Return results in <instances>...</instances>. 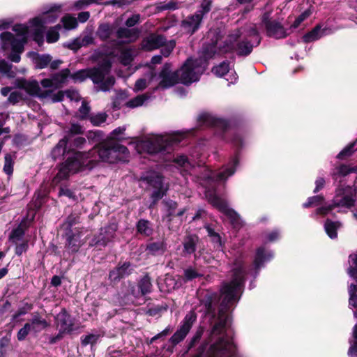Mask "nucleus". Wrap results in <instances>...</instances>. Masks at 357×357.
Wrapping results in <instances>:
<instances>
[{
  "label": "nucleus",
  "instance_id": "nucleus-1",
  "mask_svg": "<svg viewBox=\"0 0 357 357\" xmlns=\"http://www.w3.org/2000/svg\"><path fill=\"white\" fill-rule=\"evenodd\" d=\"M234 266L231 282L225 284L221 289L218 316L215 318L212 314L214 325L209 338L210 344L202 345L194 357H230L234 354V345L227 333L226 326L229 321L227 312L236 301L244 276L242 261H237Z\"/></svg>",
  "mask_w": 357,
  "mask_h": 357
},
{
  "label": "nucleus",
  "instance_id": "nucleus-2",
  "mask_svg": "<svg viewBox=\"0 0 357 357\" xmlns=\"http://www.w3.org/2000/svg\"><path fill=\"white\" fill-rule=\"evenodd\" d=\"M59 8H51L45 11L42 15L36 17L29 21V25L16 24L13 27L15 35L10 32H4L1 34V48L3 50H11L12 53L9 56L10 61L18 63L20 61V54L24 50V45L27 37L30 35L39 45L43 43V33L45 25L53 23L59 17Z\"/></svg>",
  "mask_w": 357,
  "mask_h": 357
},
{
  "label": "nucleus",
  "instance_id": "nucleus-3",
  "mask_svg": "<svg viewBox=\"0 0 357 357\" xmlns=\"http://www.w3.org/2000/svg\"><path fill=\"white\" fill-rule=\"evenodd\" d=\"M215 47L213 45L209 50L206 45L203 48V59H188L181 69L176 72L178 82L184 84H189L197 81L199 76L205 69L206 61L215 55Z\"/></svg>",
  "mask_w": 357,
  "mask_h": 357
},
{
  "label": "nucleus",
  "instance_id": "nucleus-4",
  "mask_svg": "<svg viewBox=\"0 0 357 357\" xmlns=\"http://www.w3.org/2000/svg\"><path fill=\"white\" fill-rule=\"evenodd\" d=\"M90 158H95L93 167L101 160L109 163L126 161L128 158V149L117 142L110 140L100 143L89 152Z\"/></svg>",
  "mask_w": 357,
  "mask_h": 357
},
{
  "label": "nucleus",
  "instance_id": "nucleus-5",
  "mask_svg": "<svg viewBox=\"0 0 357 357\" xmlns=\"http://www.w3.org/2000/svg\"><path fill=\"white\" fill-rule=\"evenodd\" d=\"M110 68L111 62L105 60L97 68L78 70L70 77L75 82H82L89 77L93 83L100 84V90L107 91L115 82L114 77L109 75Z\"/></svg>",
  "mask_w": 357,
  "mask_h": 357
},
{
  "label": "nucleus",
  "instance_id": "nucleus-6",
  "mask_svg": "<svg viewBox=\"0 0 357 357\" xmlns=\"http://www.w3.org/2000/svg\"><path fill=\"white\" fill-rule=\"evenodd\" d=\"M241 34L240 30H235L231 34L228 35L222 43H220L216 31H210L208 33V37L211 38L212 41L211 43L207 45L209 50H211V47H213V45L215 47V54L235 50L239 55H248L252 52V45L246 41L236 43Z\"/></svg>",
  "mask_w": 357,
  "mask_h": 357
},
{
  "label": "nucleus",
  "instance_id": "nucleus-7",
  "mask_svg": "<svg viewBox=\"0 0 357 357\" xmlns=\"http://www.w3.org/2000/svg\"><path fill=\"white\" fill-rule=\"evenodd\" d=\"M182 138L183 136L178 133L152 135L144 140L138 142L136 144V149L139 153L144 151L149 153H155L165 150L174 143H178Z\"/></svg>",
  "mask_w": 357,
  "mask_h": 357
},
{
  "label": "nucleus",
  "instance_id": "nucleus-8",
  "mask_svg": "<svg viewBox=\"0 0 357 357\" xmlns=\"http://www.w3.org/2000/svg\"><path fill=\"white\" fill-rule=\"evenodd\" d=\"M95 160V158H90L89 152L75 153L61 165L54 179H63L67 178L70 174H75L86 169H91L93 167L92 163Z\"/></svg>",
  "mask_w": 357,
  "mask_h": 357
},
{
  "label": "nucleus",
  "instance_id": "nucleus-9",
  "mask_svg": "<svg viewBox=\"0 0 357 357\" xmlns=\"http://www.w3.org/2000/svg\"><path fill=\"white\" fill-rule=\"evenodd\" d=\"M354 202L355 199L349 189L338 188L333 198V204L328 206L318 208L317 213L326 215L335 207L349 208L354 205Z\"/></svg>",
  "mask_w": 357,
  "mask_h": 357
},
{
  "label": "nucleus",
  "instance_id": "nucleus-10",
  "mask_svg": "<svg viewBox=\"0 0 357 357\" xmlns=\"http://www.w3.org/2000/svg\"><path fill=\"white\" fill-rule=\"evenodd\" d=\"M205 195L211 204L228 215L234 227H238L241 225V220L239 215L233 210L229 209L227 207V203L223 199L209 190L206 191Z\"/></svg>",
  "mask_w": 357,
  "mask_h": 357
},
{
  "label": "nucleus",
  "instance_id": "nucleus-11",
  "mask_svg": "<svg viewBox=\"0 0 357 357\" xmlns=\"http://www.w3.org/2000/svg\"><path fill=\"white\" fill-rule=\"evenodd\" d=\"M197 319L196 313L191 310L190 311L183 319L180 328L172 336L170 341L172 344L175 345L181 342L186 337L190 330L191 329L193 324Z\"/></svg>",
  "mask_w": 357,
  "mask_h": 357
},
{
  "label": "nucleus",
  "instance_id": "nucleus-12",
  "mask_svg": "<svg viewBox=\"0 0 357 357\" xmlns=\"http://www.w3.org/2000/svg\"><path fill=\"white\" fill-rule=\"evenodd\" d=\"M202 10H199L182 22L183 29L191 34L199 28L204 14L208 12L210 10V3L208 2L203 3L202 5Z\"/></svg>",
  "mask_w": 357,
  "mask_h": 357
},
{
  "label": "nucleus",
  "instance_id": "nucleus-13",
  "mask_svg": "<svg viewBox=\"0 0 357 357\" xmlns=\"http://www.w3.org/2000/svg\"><path fill=\"white\" fill-rule=\"evenodd\" d=\"M70 74V70L65 68L53 75L52 78L43 79L40 84L44 89H47L49 93H50L53 90L60 88L66 82Z\"/></svg>",
  "mask_w": 357,
  "mask_h": 357
},
{
  "label": "nucleus",
  "instance_id": "nucleus-14",
  "mask_svg": "<svg viewBox=\"0 0 357 357\" xmlns=\"http://www.w3.org/2000/svg\"><path fill=\"white\" fill-rule=\"evenodd\" d=\"M143 181L155 189L151 195L154 202L158 201L164 196L167 188L164 187L162 178L159 174L155 172L151 173L149 176L143 178Z\"/></svg>",
  "mask_w": 357,
  "mask_h": 357
},
{
  "label": "nucleus",
  "instance_id": "nucleus-15",
  "mask_svg": "<svg viewBox=\"0 0 357 357\" xmlns=\"http://www.w3.org/2000/svg\"><path fill=\"white\" fill-rule=\"evenodd\" d=\"M269 13H266L262 16V23L265 25L267 34L275 38H284L287 36L283 26L275 20H270Z\"/></svg>",
  "mask_w": 357,
  "mask_h": 357
},
{
  "label": "nucleus",
  "instance_id": "nucleus-16",
  "mask_svg": "<svg viewBox=\"0 0 357 357\" xmlns=\"http://www.w3.org/2000/svg\"><path fill=\"white\" fill-rule=\"evenodd\" d=\"M160 82L158 86L161 88H168L179 82L176 73H171V66L166 63L159 75Z\"/></svg>",
  "mask_w": 357,
  "mask_h": 357
},
{
  "label": "nucleus",
  "instance_id": "nucleus-17",
  "mask_svg": "<svg viewBox=\"0 0 357 357\" xmlns=\"http://www.w3.org/2000/svg\"><path fill=\"white\" fill-rule=\"evenodd\" d=\"M165 42V38L160 35L152 34L146 38L142 43V48L151 51L161 47Z\"/></svg>",
  "mask_w": 357,
  "mask_h": 357
},
{
  "label": "nucleus",
  "instance_id": "nucleus-18",
  "mask_svg": "<svg viewBox=\"0 0 357 357\" xmlns=\"http://www.w3.org/2000/svg\"><path fill=\"white\" fill-rule=\"evenodd\" d=\"M21 87L30 95L42 98H45L50 95L48 89H46L47 90L45 91L42 90L36 81H24L22 83Z\"/></svg>",
  "mask_w": 357,
  "mask_h": 357
},
{
  "label": "nucleus",
  "instance_id": "nucleus-19",
  "mask_svg": "<svg viewBox=\"0 0 357 357\" xmlns=\"http://www.w3.org/2000/svg\"><path fill=\"white\" fill-rule=\"evenodd\" d=\"M56 319L61 333H70L73 331V324L70 316L65 310H61L57 314Z\"/></svg>",
  "mask_w": 357,
  "mask_h": 357
},
{
  "label": "nucleus",
  "instance_id": "nucleus-20",
  "mask_svg": "<svg viewBox=\"0 0 357 357\" xmlns=\"http://www.w3.org/2000/svg\"><path fill=\"white\" fill-rule=\"evenodd\" d=\"M238 160L236 157L234 158L231 161L229 166H227L223 169L220 171L215 174L217 181H225L229 176L234 174L235 172V167L238 165ZM214 175H210L209 178H214Z\"/></svg>",
  "mask_w": 357,
  "mask_h": 357
},
{
  "label": "nucleus",
  "instance_id": "nucleus-21",
  "mask_svg": "<svg viewBox=\"0 0 357 357\" xmlns=\"http://www.w3.org/2000/svg\"><path fill=\"white\" fill-rule=\"evenodd\" d=\"M117 37L123 43H130L138 38L139 33L136 29L120 28L117 31Z\"/></svg>",
  "mask_w": 357,
  "mask_h": 357
},
{
  "label": "nucleus",
  "instance_id": "nucleus-22",
  "mask_svg": "<svg viewBox=\"0 0 357 357\" xmlns=\"http://www.w3.org/2000/svg\"><path fill=\"white\" fill-rule=\"evenodd\" d=\"M151 283L149 279L144 278L141 280L139 287H137V292H135V287L131 289L132 296L136 298L139 296H144L151 291Z\"/></svg>",
  "mask_w": 357,
  "mask_h": 357
},
{
  "label": "nucleus",
  "instance_id": "nucleus-23",
  "mask_svg": "<svg viewBox=\"0 0 357 357\" xmlns=\"http://www.w3.org/2000/svg\"><path fill=\"white\" fill-rule=\"evenodd\" d=\"M174 162L181 170L190 173L195 167L192 162L185 155H179L174 159Z\"/></svg>",
  "mask_w": 357,
  "mask_h": 357
},
{
  "label": "nucleus",
  "instance_id": "nucleus-24",
  "mask_svg": "<svg viewBox=\"0 0 357 357\" xmlns=\"http://www.w3.org/2000/svg\"><path fill=\"white\" fill-rule=\"evenodd\" d=\"M272 257V255L265 254L264 250L260 248L257 250V254L254 260V265L256 269H259L263 266L264 263L268 261Z\"/></svg>",
  "mask_w": 357,
  "mask_h": 357
},
{
  "label": "nucleus",
  "instance_id": "nucleus-25",
  "mask_svg": "<svg viewBox=\"0 0 357 357\" xmlns=\"http://www.w3.org/2000/svg\"><path fill=\"white\" fill-rule=\"evenodd\" d=\"M322 36H324V32L321 31V26L317 25L311 31L303 36V40L305 43H311L319 39Z\"/></svg>",
  "mask_w": 357,
  "mask_h": 357
},
{
  "label": "nucleus",
  "instance_id": "nucleus-26",
  "mask_svg": "<svg viewBox=\"0 0 357 357\" xmlns=\"http://www.w3.org/2000/svg\"><path fill=\"white\" fill-rule=\"evenodd\" d=\"M137 232L142 235L149 236L152 234V228L149 221L141 219L137 224Z\"/></svg>",
  "mask_w": 357,
  "mask_h": 357
},
{
  "label": "nucleus",
  "instance_id": "nucleus-27",
  "mask_svg": "<svg viewBox=\"0 0 357 357\" xmlns=\"http://www.w3.org/2000/svg\"><path fill=\"white\" fill-rule=\"evenodd\" d=\"M67 139L65 137L61 139L52 151V155L54 159L63 156L66 152Z\"/></svg>",
  "mask_w": 357,
  "mask_h": 357
},
{
  "label": "nucleus",
  "instance_id": "nucleus-28",
  "mask_svg": "<svg viewBox=\"0 0 357 357\" xmlns=\"http://www.w3.org/2000/svg\"><path fill=\"white\" fill-rule=\"evenodd\" d=\"M113 33V28L108 24H102L99 26L96 34L102 40H107Z\"/></svg>",
  "mask_w": 357,
  "mask_h": 357
},
{
  "label": "nucleus",
  "instance_id": "nucleus-29",
  "mask_svg": "<svg viewBox=\"0 0 357 357\" xmlns=\"http://www.w3.org/2000/svg\"><path fill=\"white\" fill-rule=\"evenodd\" d=\"M28 324H31V331L35 333L39 332L47 326V321L38 317H33Z\"/></svg>",
  "mask_w": 357,
  "mask_h": 357
},
{
  "label": "nucleus",
  "instance_id": "nucleus-30",
  "mask_svg": "<svg viewBox=\"0 0 357 357\" xmlns=\"http://www.w3.org/2000/svg\"><path fill=\"white\" fill-rule=\"evenodd\" d=\"M340 226L341 224L339 222L327 220L325 223V230L330 238H335L337 237V229Z\"/></svg>",
  "mask_w": 357,
  "mask_h": 357
},
{
  "label": "nucleus",
  "instance_id": "nucleus-31",
  "mask_svg": "<svg viewBox=\"0 0 357 357\" xmlns=\"http://www.w3.org/2000/svg\"><path fill=\"white\" fill-rule=\"evenodd\" d=\"M356 292L357 285L351 284L349 287V293L350 295L349 305L356 308V311L354 312V315L357 318V296L356 295Z\"/></svg>",
  "mask_w": 357,
  "mask_h": 357
},
{
  "label": "nucleus",
  "instance_id": "nucleus-32",
  "mask_svg": "<svg viewBox=\"0 0 357 357\" xmlns=\"http://www.w3.org/2000/svg\"><path fill=\"white\" fill-rule=\"evenodd\" d=\"M165 249V244L162 241L152 243L147 247L149 252L153 255L157 254L158 252H163Z\"/></svg>",
  "mask_w": 357,
  "mask_h": 357
},
{
  "label": "nucleus",
  "instance_id": "nucleus-33",
  "mask_svg": "<svg viewBox=\"0 0 357 357\" xmlns=\"http://www.w3.org/2000/svg\"><path fill=\"white\" fill-rule=\"evenodd\" d=\"M149 99V96L145 94L139 95L127 102L129 107H136L142 106L144 102Z\"/></svg>",
  "mask_w": 357,
  "mask_h": 357
},
{
  "label": "nucleus",
  "instance_id": "nucleus-34",
  "mask_svg": "<svg viewBox=\"0 0 357 357\" xmlns=\"http://www.w3.org/2000/svg\"><path fill=\"white\" fill-rule=\"evenodd\" d=\"M120 59L121 62L126 66L128 65L133 58L132 52L128 49H121L120 51Z\"/></svg>",
  "mask_w": 357,
  "mask_h": 357
},
{
  "label": "nucleus",
  "instance_id": "nucleus-35",
  "mask_svg": "<svg viewBox=\"0 0 357 357\" xmlns=\"http://www.w3.org/2000/svg\"><path fill=\"white\" fill-rule=\"evenodd\" d=\"M59 26H56L50 29L47 32V41L50 43L56 42L59 38Z\"/></svg>",
  "mask_w": 357,
  "mask_h": 357
},
{
  "label": "nucleus",
  "instance_id": "nucleus-36",
  "mask_svg": "<svg viewBox=\"0 0 357 357\" xmlns=\"http://www.w3.org/2000/svg\"><path fill=\"white\" fill-rule=\"evenodd\" d=\"M61 21H62L64 28L66 29H75L77 25V19L70 15L64 16L62 18Z\"/></svg>",
  "mask_w": 357,
  "mask_h": 357
},
{
  "label": "nucleus",
  "instance_id": "nucleus-37",
  "mask_svg": "<svg viewBox=\"0 0 357 357\" xmlns=\"http://www.w3.org/2000/svg\"><path fill=\"white\" fill-rule=\"evenodd\" d=\"M229 70V63L227 62H222L220 65L213 68V72L215 75L219 77L224 76Z\"/></svg>",
  "mask_w": 357,
  "mask_h": 357
},
{
  "label": "nucleus",
  "instance_id": "nucleus-38",
  "mask_svg": "<svg viewBox=\"0 0 357 357\" xmlns=\"http://www.w3.org/2000/svg\"><path fill=\"white\" fill-rule=\"evenodd\" d=\"M4 159L3 171L6 174L10 176L13 172V160L10 154H6Z\"/></svg>",
  "mask_w": 357,
  "mask_h": 357
},
{
  "label": "nucleus",
  "instance_id": "nucleus-39",
  "mask_svg": "<svg viewBox=\"0 0 357 357\" xmlns=\"http://www.w3.org/2000/svg\"><path fill=\"white\" fill-rule=\"evenodd\" d=\"M196 240L193 237H188L185 239L183 246L184 251L188 254H192L195 251Z\"/></svg>",
  "mask_w": 357,
  "mask_h": 357
},
{
  "label": "nucleus",
  "instance_id": "nucleus-40",
  "mask_svg": "<svg viewBox=\"0 0 357 357\" xmlns=\"http://www.w3.org/2000/svg\"><path fill=\"white\" fill-rule=\"evenodd\" d=\"M52 58L50 55L44 54L36 59V65L38 68H44L50 63Z\"/></svg>",
  "mask_w": 357,
  "mask_h": 357
},
{
  "label": "nucleus",
  "instance_id": "nucleus-41",
  "mask_svg": "<svg viewBox=\"0 0 357 357\" xmlns=\"http://www.w3.org/2000/svg\"><path fill=\"white\" fill-rule=\"evenodd\" d=\"M107 114L99 113L89 116L90 121L94 126H98L106 121Z\"/></svg>",
  "mask_w": 357,
  "mask_h": 357
},
{
  "label": "nucleus",
  "instance_id": "nucleus-42",
  "mask_svg": "<svg viewBox=\"0 0 357 357\" xmlns=\"http://www.w3.org/2000/svg\"><path fill=\"white\" fill-rule=\"evenodd\" d=\"M91 108L89 106L88 103H86L85 101H83L82 103L81 107H79L78 110V116L79 118L82 119H85L89 117V112H90Z\"/></svg>",
  "mask_w": 357,
  "mask_h": 357
},
{
  "label": "nucleus",
  "instance_id": "nucleus-43",
  "mask_svg": "<svg viewBox=\"0 0 357 357\" xmlns=\"http://www.w3.org/2000/svg\"><path fill=\"white\" fill-rule=\"evenodd\" d=\"M175 41L172 40L168 42H165V44L162 46L161 53L164 56H168L175 47Z\"/></svg>",
  "mask_w": 357,
  "mask_h": 357
},
{
  "label": "nucleus",
  "instance_id": "nucleus-44",
  "mask_svg": "<svg viewBox=\"0 0 357 357\" xmlns=\"http://www.w3.org/2000/svg\"><path fill=\"white\" fill-rule=\"evenodd\" d=\"M246 36L251 37V36H256V40L255 43L257 45L259 44L260 39L259 38V33L257 28L256 24H250L248 27L246 29Z\"/></svg>",
  "mask_w": 357,
  "mask_h": 357
},
{
  "label": "nucleus",
  "instance_id": "nucleus-45",
  "mask_svg": "<svg viewBox=\"0 0 357 357\" xmlns=\"http://www.w3.org/2000/svg\"><path fill=\"white\" fill-rule=\"evenodd\" d=\"M31 331V324H25L24 327H22L17 333V337L18 340H24L27 335Z\"/></svg>",
  "mask_w": 357,
  "mask_h": 357
},
{
  "label": "nucleus",
  "instance_id": "nucleus-46",
  "mask_svg": "<svg viewBox=\"0 0 357 357\" xmlns=\"http://www.w3.org/2000/svg\"><path fill=\"white\" fill-rule=\"evenodd\" d=\"M351 264L349 269V274L354 278H357V253L351 255Z\"/></svg>",
  "mask_w": 357,
  "mask_h": 357
},
{
  "label": "nucleus",
  "instance_id": "nucleus-47",
  "mask_svg": "<svg viewBox=\"0 0 357 357\" xmlns=\"http://www.w3.org/2000/svg\"><path fill=\"white\" fill-rule=\"evenodd\" d=\"M353 337L354 342L351 344L348 352L349 356L357 354V324L354 326L353 329Z\"/></svg>",
  "mask_w": 357,
  "mask_h": 357
},
{
  "label": "nucleus",
  "instance_id": "nucleus-48",
  "mask_svg": "<svg viewBox=\"0 0 357 357\" xmlns=\"http://www.w3.org/2000/svg\"><path fill=\"white\" fill-rule=\"evenodd\" d=\"M312 14V11L310 9H307L305 10L303 13H302L294 21L293 24V26L294 28L298 27L301 22H303L305 20H306L307 17L310 16Z\"/></svg>",
  "mask_w": 357,
  "mask_h": 357
},
{
  "label": "nucleus",
  "instance_id": "nucleus-49",
  "mask_svg": "<svg viewBox=\"0 0 357 357\" xmlns=\"http://www.w3.org/2000/svg\"><path fill=\"white\" fill-rule=\"evenodd\" d=\"M324 197L320 195L311 197L308 199L307 202L303 204V206L307 208L312 206H317L321 203Z\"/></svg>",
  "mask_w": 357,
  "mask_h": 357
},
{
  "label": "nucleus",
  "instance_id": "nucleus-50",
  "mask_svg": "<svg viewBox=\"0 0 357 357\" xmlns=\"http://www.w3.org/2000/svg\"><path fill=\"white\" fill-rule=\"evenodd\" d=\"M99 337V335L95 334H89L82 337V343L83 345L89 344H94L96 342Z\"/></svg>",
  "mask_w": 357,
  "mask_h": 357
},
{
  "label": "nucleus",
  "instance_id": "nucleus-51",
  "mask_svg": "<svg viewBox=\"0 0 357 357\" xmlns=\"http://www.w3.org/2000/svg\"><path fill=\"white\" fill-rule=\"evenodd\" d=\"M24 236V231L21 227L15 229L10 236V238L15 243L20 241Z\"/></svg>",
  "mask_w": 357,
  "mask_h": 357
},
{
  "label": "nucleus",
  "instance_id": "nucleus-52",
  "mask_svg": "<svg viewBox=\"0 0 357 357\" xmlns=\"http://www.w3.org/2000/svg\"><path fill=\"white\" fill-rule=\"evenodd\" d=\"M66 96L69 98L71 101H79L80 100V96L79 93L75 90H67L66 91Z\"/></svg>",
  "mask_w": 357,
  "mask_h": 357
},
{
  "label": "nucleus",
  "instance_id": "nucleus-53",
  "mask_svg": "<svg viewBox=\"0 0 357 357\" xmlns=\"http://www.w3.org/2000/svg\"><path fill=\"white\" fill-rule=\"evenodd\" d=\"M184 275L187 280H191L200 275L195 269L188 268L184 271Z\"/></svg>",
  "mask_w": 357,
  "mask_h": 357
},
{
  "label": "nucleus",
  "instance_id": "nucleus-54",
  "mask_svg": "<svg viewBox=\"0 0 357 357\" xmlns=\"http://www.w3.org/2000/svg\"><path fill=\"white\" fill-rule=\"evenodd\" d=\"M59 196H66L73 200H76L77 197L74 192L68 188H61L59 192Z\"/></svg>",
  "mask_w": 357,
  "mask_h": 357
},
{
  "label": "nucleus",
  "instance_id": "nucleus-55",
  "mask_svg": "<svg viewBox=\"0 0 357 357\" xmlns=\"http://www.w3.org/2000/svg\"><path fill=\"white\" fill-rule=\"evenodd\" d=\"M354 146V143L344 148L337 155L338 158L343 159L346 156H349L352 153V149Z\"/></svg>",
  "mask_w": 357,
  "mask_h": 357
},
{
  "label": "nucleus",
  "instance_id": "nucleus-56",
  "mask_svg": "<svg viewBox=\"0 0 357 357\" xmlns=\"http://www.w3.org/2000/svg\"><path fill=\"white\" fill-rule=\"evenodd\" d=\"M11 70V66L6 61L2 60L0 61V73L2 74L10 75Z\"/></svg>",
  "mask_w": 357,
  "mask_h": 357
},
{
  "label": "nucleus",
  "instance_id": "nucleus-57",
  "mask_svg": "<svg viewBox=\"0 0 357 357\" xmlns=\"http://www.w3.org/2000/svg\"><path fill=\"white\" fill-rule=\"evenodd\" d=\"M83 128L79 124L72 123L69 132L72 135H79L83 133Z\"/></svg>",
  "mask_w": 357,
  "mask_h": 357
},
{
  "label": "nucleus",
  "instance_id": "nucleus-58",
  "mask_svg": "<svg viewBox=\"0 0 357 357\" xmlns=\"http://www.w3.org/2000/svg\"><path fill=\"white\" fill-rule=\"evenodd\" d=\"M94 38L91 33H89L84 36L82 38H80V44L79 45L86 46L90 44L93 43Z\"/></svg>",
  "mask_w": 357,
  "mask_h": 357
},
{
  "label": "nucleus",
  "instance_id": "nucleus-59",
  "mask_svg": "<svg viewBox=\"0 0 357 357\" xmlns=\"http://www.w3.org/2000/svg\"><path fill=\"white\" fill-rule=\"evenodd\" d=\"M21 99L22 95L18 91L12 92L8 97V101L12 104L18 102Z\"/></svg>",
  "mask_w": 357,
  "mask_h": 357
},
{
  "label": "nucleus",
  "instance_id": "nucleus-60",
  "mask_svg": "<svg viewBox=\"0 0 357 357\" xmlns=\"http://www.w3.org/2000/svg\"><path fill=\"white\" fill-rule=\"evenodd\" d=\"M148 85V82L146 79L142 78L138 79L135 85V90L136 91H142Z\"/></svg>",
  "mask_w": 357,
  "mask_h": 357
},
{
  "label": "nucleus",
  "instance_id": "nucleus-61",
  "mask_svg": "<svg viewBox=\"0 0 357 357\" xmlns=\"http://www.w3.org/2000/svg\"><path fill=\"white\" fill-rule=\"evenodd\" d=\"M139 15H133L126 20V25L132 27L139 22Z\"/></svg>",
  "mask_w": 357,
  "mask_h": 357
},
{
  "label": "nucleus",
  "instance_id": "nucleus-62",
  "mask_svg": "<svg viewBox=\"0 0 357 357\" xmlns=\"http://www.w3.org/2000/svg\"><path fill=\"white\" fill-rule=\"evenodd\" d=\"M121 274V269H118V268H116L109 273V278L112 281H116L122 278Z\"/></svg>",
  "mask_w": 357,
  "mask_h": 357
},
{
  "label": "nucleus",
  "instance_id": "nucleus-63",
  "mask_svg": "<svg viewBox=\"0 0 357 357\" xmlns=\"http://www.w3.org/2000/svg\"><path fill=\"white\" fill-rule=\"evenodd\" d=\"M200 119H202L204 123L208 125H216L217 121L213 119V118L209 114H202L200 116Z\"/></svg>",
  "mask_w": 357,
  "mask_h": 357
},
{
  "label": "nucleus",
  "instance_id": "nucleus-64",
  "mask_svg": "<svg viewBox=\"0 0 357 357\" xmlns=\"http://www.w3.org/2000/svg\"><path fill=\"white\" fill-rule=\"evenodd\" d=\"M130 264L129 263H124L121 266L118 267V269H121L122 278L130 274Z\"/></svg>",
  "mask_w": 357,
  "mask_h": 357
}]
</instances>
